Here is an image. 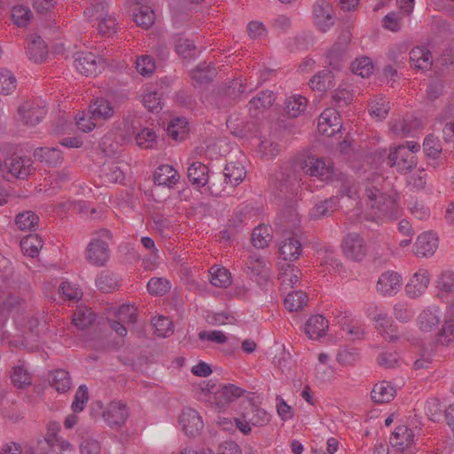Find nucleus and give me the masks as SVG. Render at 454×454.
<instances>
[{
  "mask_svg": "<svg viewBox=\"0 0 454 454\" xmlns=\"http://www.w3.org/2000/svg\"><path fill=\"white\" fill-rule=\"evenodd\" d=\"M423 151L428 158L438 159L442 151V144L433 134H429L424 139Z\"/></svg>",
  "mask_w": 454,
  "mask_h": 454,
  "instance_id": "obj_45",
  "label": "nucleus"
},
{
  "mask_svg": "<svg viewBox=\"0 0 454 454\" xmlns=\"http://www.w3.org/2000/svg\"><path fill=\"white\" fill-rule=\"evenodd\" d=\"M96 286L103 293H110L117 286L116 278L113 273L103 271L96 279Z\"/></svg>",
  "mask_w": 454,
  "mask_h": 454,
  "instance_id": "obj_51",
  "label": "nucleus"
},
{
  "mask_svg": "<svg viewBox=\"0 0 454 454\" xmlns=\"http://www.w3.org/2000/svg\"><path fill=\"white\" fill-rule=\"evenodd\" d=\"M136 68L140 74L148 76L152 74L155 70L154 60L148 55L141 56L137 59Z\"/></svg>",
  "mask_w": 454,
  "mask_h": 454,
  "instance_id": "obj_59",
  "label": "nucleus"
},
{
  "mask_svg": "<svg viewBox=\"0 0 454 454\" xmlns=\"http://www.w3.org/2000/svg\"><path fill=\"white\" fill-rule=\"evenodd\" d=\"M31 18V12L29 8L18 5L14 6L12 10V19L19 27H26Z\"/></svg>",
  "mask_w": 454,
  "mask_h": 454,
  "instance_id": "obj_56",
  "label": "nucleus"
},
{
  "mask_svg": "<svg viewBox=\"0 0 454 454\" xmlns=\"http://www.w3.org/2000/svg\"><path fill=\"white\" fill-rule=\"evenodd\" d=\"M131 134L135 137L137 145L141 148H152L156 139L155 132L149 128L137 130L136 127L132 126Z\"/></svg>",
  "mask_w": 454,
  "mask_h": 454,
  "instance_id": "obj_40",
  "label": "nucleus"
},
{
  "mask_svg": "<svg viewBox=\"0 0 454 454\" xmlns=\"http://www.w3.org/2000/svg\"><path fill=\"white\" fill-rule=\"evenodd\" d=\"M438 247V238L432 231H427L417 238L414 254L418 257H428L434 254Z\"/></svg>",
  "mask_w": 454,
  "mask_h": 454,
  "instance_id": "obj_15",
  "label": "nucleus"
},
{
  "mask_svg": "<svg viewBox=\"0 0 454 454\" xmlns=\"http://www.w3.org/2000/svg\"><path fill=\"white\" fill-rule=\"evenodd\" d=\"M333 74L329 70H322L315 74L309 81L313 90L325 91L333 87Z\"/></svg>",
  "mask_w": 454,
  "mask_h": 454,
  "instance_id": "obj_38",
  "label": "nucleus"
},
{
  "mask_svg": "<svg viewBox=\"0 0 454 454\" xmlns=\"http://www.w3.org/2000/svg\"><path fill=\"white\" fill-rule=\"evenodd\" d=\"M178 172L170 165L159 166L153 174V182L157 185L173 188L179 181Z\"/></svg>",
  "mask_w": 454,
  "mask_h": 454,
  "instance_id": "obj_21",
  "label": "nucleus"
},
{
  "mask_svg": "<svg viewBox=\"0 0 454 454\" xmlns=\"http://www.w3.org/2000/svg\"><path fill=\"white\" fill-rule=\"evenodd\" d=\"M342 250L347 258L360 262L367 252L364 239L356 232L348 234L342 241Z\"/></svg>",
  "mask_w": 454,
  "mask_h": 454,
  "instance_id": "obj_8",
  "label": "nucleus"
},
{
  "mask_svg": "<svg viewBox=\"0 0 454 454\" xmlns=\"http://www.w3.org/2000/svg\"><path fill=\"white\" fill-rule=\"evenodd\" d=\"M327 328L328 321L323 316L316 315L307 320L304 331L309 338L317 340L325 334Z\"/></svg>",
  "mask_w": 454,
  "mask_h": 454,
  "instance_id": "obj_31",
  "label": "nucleus"
},
{
  "mask_svg": "<svg viewBox=\"0 0 454 454\" xmlns=\"http://www.w3.org/2000/svg\"><path fill=\"white\" fill-rule=\"evenodd\" d=\"M402 277L397 272L387 271L380 275L377 290L383 295H394L401 286Z\"/></svg>",
  "mask_w": 454,
  "mask_h": 454,
  "instance_id": "obj_19",
  "label": "nucleus"
},
{
  "mask_svg": "<svg viewBox=\"0 0 454 454\" xmlns=\"http://www.w3.org/2000/svg\"><path fill=\"white\" fill-rule=\"evenodd\" d=\"M271 237L267 226L262 225L254 228L252 232V244L256 248H264L269 246Z\"/></svg>",
  "mask_w": 454,
  "mask_h": 454,
  "instance_id": "obj_48",
  "label": "nucleus"
},
{
  "mask_svg": "<svg viewBox=\"0 0 454 454\" xmlns=\"http://www.w3.org/2000/svg\"><path fill=\"white\" fill-rule=\"evenodd\" d=\"M98 31L102 35L114 33V27L116 26V20L114 17L108 14L101 13L98 17Z\"/></svg>",
  "mask_w": 454,
  "mask_h": 454,
  "instance_id": "obj_62",
  "label": "nucleus"
},
{
  "mask_svg": "<svg viewBox=\"0 0 454 454\" xmlns=\"http://www.w3.org/2000/svg\"><path fill=\"white\" fill-rule=\"evenodd\" d=\"M210 283L216 287H227L231 282V273L224 268L210 270Z\"/></svg>",
  "mask_w": 454,
  "mask_h": 454,
  "instance_id": "obj_53",
  "label": "nucleus"
},
{
  "mask_svg": "<svg viewBox=\"0 0 454 454\" xmlns=\"http://www.w3.org/2000/svg\"><path fill=\"white\" fill-rule=\"evenodd\" d=\"M109 247L106 241L93 239L87 247V260L95 266H104L109 260Z\"/></svg>",
  "mask_w": 454,
  "mask_h": 454,
  "instance_id": "obj_13",
  "label": "nucleus"
},
{
  "mask_svg": "<svg viewBox=\"0 0 454 454\" xmlns=\"http://www.w3.org/2000/svg\"><path fill=\"white\" fill-rule=\"evenodd\" d=\"M301 168L307 175L317 176L321 181H328L333 175V167L323 159L308 156L301 164Z\"/></svg>",
  "mask_w": 454,
  "mask_h": 454,
  "instance_id": "obj_7",
  "label": "nucleus"
},
{
  "mask_svg": "<svg viewBox=\"0 0 454 454\" xmlns=\"http://www.w3.org/2000/svg\"><path fill=\"white\" fill-rule=\"evenodd\" d=\"M430 282V275L427 270L421 269L416 272L405 286L406 294L416 298L426 292Z\"/></svg>",
  "mask_w": 454,
  "mask_h": 454,
  "instance_id": "obj_16",
  "label": "nucleus"
},
{
  "mask_svg": "<svg viewBox=\"0 0 454 454\" xmlns=\"http://www.w3.org/2000/svg\"><path fill=\"white\" fill-rule=\"evenodd\" d=\"M307 98L301 96H294L286 99V111L289 117L296 118L306 109Z\"/></svg>",
  "mask_w": 454,
  "mask_h": 454,
  "instance_id": "obj_44",
  "label": "nucleus"
},
{
  "mask_svg": "<svg viewBox=\"0 0 454 454\" xmlns=\"http://www.w3.org/2000/svg\"><path fill=\"white\" fill-rule=\"evenodd\" d=\"M244 270L251 279L260 286L265 284L270 276V269L267 262L257 254L248 256Z\"/></svg>",
  "mask_w": 454,
  "mask_h": 454,
  "instance_id": "obj_4",
  "label": "nucleus"
},
{
  "mask_svg": "<svg viewBox=\"0 0 454 454\" xmlns=\"http://www.w3.org/2000/svg\"><path fill=\"white\" fill-rule=\"evenodd\" d=\"M89 113L93 120H108L114 114V108L106 98H97L90 105Z\"/></svg>",
  "mask_w": 454,
  "mask_h": 454,
  "instance_id": "obj_25",
  "label": "nucleus"
},
{
  "mask_svg": "<svg viewBox=\"0 0 454 454\" xmlns=\"http://www.w3.org/2000/svg\"><path fill=\"white\" fill-rule=\"evenodd\" d=\"M308 301L306 293L302 291H294L289 293L285 299V306L289 311H298L301 309Z\"/></svg>",
  "mask_w": 454,
  "mask_h": 454,
  "instance_id": "obj_43",
  "label": "nucleus"
},
{
  "mask_svg": "<svg viewBox=\"0 0 454 454\" xmlns=\"http://www.w3.org/2000/svg\"><path fill=\"white\" fill-rule=\"evenodd\" d=\"M384 177L380 174H372L364 183V195L367 205L376 210V214L389 218L398 216V196L391 192L387 194L384 188Z\"/></svg>",
  "mask_w": 454,
  "mask_h": 454,
  "instance_id": "obj_2",
  "label": "nucleus"
},
{
  "mask_svg": "<svg viewBox=\"0 0 454 454\" xmlns=\"http://www.w3.org/2000/svg\"><path fill=\"white\" fill-rule=\"evenodd\" d=\"M60 430V425L56 421H51L47 425V432L46 435L43 439H38L37 444L42 445L45 444L47 445V449L50 450L55 445V442L59 441V437H58V434Z\"/></svg>",
  "mask_w": 454,
  "mask_h": 454,
  "instance_id": "obj_49",
  "label": "nucleus"
},
{
  "mask_svg": "<svg viewBox=\"0 0 454 454\" xmlns=\"http://www.w3.org/2000/svg\"><path fill=\"white\" fill-rule=\"evenodd\" d=\"M89 400L88 388L85 385H81L74 395V399L72 403V410L74 412H80L83 411L85 404Z\"/></svg>",
  "mask_w": 454,
  "mask_h": 454,
  "instance_id": "obj_60",
  "label": "nucleus"
},
{
  "mask_svg": "<svg viewBox=\"0 0 454 454\" xmlns=\"http://www.w3.org/2000/svg\"><path fill=\"white\" fill-rule=\"evenodd\" d=\"M43 245V239L36 234L29 235L20 241V247L24 253L32 258L38 255Z\"/></svg>",
  "mask_w": 454,
  "mask_h": 454,
  "instance_id": "obj_42",
  "label": "nucleus"
},
{
  "mask_svg": "<svg viewBox=\"0 0 454 454\" xmlns=\"http://www.w3.org/2000/svg\"><path fill=\"white\" fill-rule=\"evenodd\" d=\"M274 100L275 98L271 91H262L249 101V109L251 110L252 107L254 109L261 107L264 109L269 108L272 106Z\"/></svg>",
  "mask_w": 454,
  "mask_h": 454,
  "instance_id": "obj_52",
  "label": "nucleus"
},
{
  "mask_svg": "<svg viewBox=\"0 0 454 454\" xmlns=\"http://www.w3.org/2000/svg\"><path fill=\"white\" fill-rule=\"evenodd\" d=\"M17 86V81L14 74L7 70H0V93L8 95L12 93Z\"/></svg>",
  "mask_w": 454,
  "mask_h": 454,
  "instance_id": "obj_50",
  "label": "nucleus"
},
{
  "mask_svg": "<svg viewBox=\"0 0 454 454\" xmlns=\"http://www.w3.org/2000/svg\"><path fill=\"white\" fill-rule=\"evenodd\" d=\"M11 379L12 384L19 388L30 386L32 383L30 373L23 365H16L12 368Z\"/></svg>",
  "mask_w": 454,
  "mask_h": 454,
  "instance_id": "obj_46",
  "label": "nucleus"
},
{
  "mask_svg": "<svg viewBox=\"0 0 454 454\" xmlns=\"http://www.w3.org/2000/svg\"><path fill=\"white\" fill-rule=\"evenodd\" d=\"M178 422L182 426L184 434L190 437L200 434L204 428V423L199 412L192 408H184L179 415Z\"/></svg>",
  "mask_w": 454,
  "mask_h": 454,
  "instance_id": "obj_6",
  "label": "nucleus"
},
{
  "mask_svg": "<svg viewBox=\"0 0 454 454\" xmlns=\"http://www.w3.org/2000/svg\"><path fill=\"white\" fill-rule=\"evenodd\" d=\"M176 52L184 59L194 58L196 56V46L189 39L180 38L176 43Z\"/></svg>",
  "mask_w": 454,
  "mask_h": 454,
  "instance_id": "obj_58",
  "label": "nucleus"
},
{
  "mask_svg": "<svg viewBox=\"0 0 454 454\" xmlns=\"http://www.w3.org/2000/svg\"><path fill=\"white\" fill-rule=\"evenodd\" d=\"M102 417L110 427H119L124 425L129 418V410L126 403L113 401L103 411Z\"/></svg>",
  "mask_w": 454,
  "mask_h": 454,
  "instance_id": "obj_11",
  "label": "nucleus"
},
{
  "mask_svg": "<svg viewBox=\"0 0 454 454\" xmlns=\"http://www.w3.org/2000/svg\"><path fill=\"white\" fill-rule=\"evenodd\" d=\"M441 315L438 310L425 309L418 317L419 329L425 333H431L439 329Z\"/></svg>",
  "mask_w": 454,
  "mask_h": 454,
  "instance_id": "obj_29",
  "label": "nucleus"
},
{
  "mask_svg": "<svg viewBox=\"0 0 454 454\" xmlns=\"http://www.w3.org/2000/svg\"><path fill=\"white\" fill-rule=\"evenodd\" d=\"M187 176L192 184L198 188L204 187L209 179L208 168L200 161L192 162L188 168Z\"/></svg>",
  "mask_w": 454,
  "mask_h": 454,
  "instance_id": "obj_27",
  "label": "nucleus"
},
{
  "mask_svg": "<svg viewBox=\"0 0 454 454\" xmlns=\"http://www.w3.org/2000/svg\"><path fill=\"white\" fill-rule=\"evenodd\" d=\"M171 288V285L167 278H152L147 283V291L152 295L162 296Z\"/></svg>",
  "mask_w": 454,
  "mask_h": 454,
  "instance_id": "obj_47",
  "label": "nucleus"
},
{
  "mask_svg": "<svg viewBox=\"0 0 454 454\" xmlns=\"http://www.w3.org/2000/svg\"><path fill=\"white\" fill-rule=\"evenodd\" d=\"M39 217L33 211H25L16 216L15 223L21 231H35Z\"/></svg>",
  "mask_w": 454,
  "mask_h": 454,
  "instance_id": "obj_41",
  "label": "nucleus"
},
{
  "mask_svg": "<svg viewBox=\"0 0 454 454\" xmlns=\"http://www.w3.org/2000/svg\"><path fill=\"white\" fill-rule=\"evenodd\" d=\"M115 317L126 324H135L137 319V309L132 305L123 304L118 308Z\"/></svg>",
  "mask_w": 454,
  "mask_h": 454,
  "instance_id": "obj_55",
  "label": "nucleus"
},
{
  "mask_svg": "<svg viewBox=\"0 0 454 454\" xmlns=\"http://www.w3.org/2000/svg\"><path fill=\"white\" fill-rule=\"evenodd\" d=\"M373 70L372 61L368 57H363L356 59L352 63V71L354 74H358L362 77H368Z\"/></svg>",
  "mask_w": 454,
  "mask_h": 454,
  "instance_id": "obj_54",
  "label": "nucleus"
},
{
  "mask_svg": "<svg viewBox=\"0 0 454 454\" xmlns=\"http://www.w3.org/2000/svg\"><path fill=\"white\" fill-rule=\"evenodd\" d=\"M250 409L249 411L243 413V418L255 427H262L270 422V415L265 410L255 406L254 404L248 403Z\"/></svg>",
  "mask_w": 454,
  "mask_h": 454,
  "instance_id": "obj_37",
  "label": "nucleus"
},
{
  "mask_svg": "<svg viewBox=\"0 0 454 454\" xmlns=\"http://www.w3.org/2000/svg\"><path fill=\"white\" fill-rule=\"evenodd\" d=\"M426 414L432 421H438L442 413L441 403L437 398L427 400L425 406Z\"/></svg>",
  "mask_w": 454,
  "mask_h": 454,
  "instance_id": "obj_64",
  "label": "nucleus"
},
{
  "mask_svg": "<svg viewBox=\"0 0 454 454\" xmlns=\"http://www.w3.org/2000/svg\"><path fill=\"white\" fill-rule=\"evenodd\" d=\"M387 160L390 167H395L402 174L411 171L417 165L416 156L407 150L404 145L390 150Z\"/></svg>",
  "mask_w": 454,
  "mask_h": 454,
  "instance_id": "obj_3",
  "label": "nucleus"
},
{
  "mask_svg": "<svg viewBox=\"0 0 454 454\" xmlns=\"http://www.w3.org/2000/svg\"><path fill=\"white\" fill-rule=\"evenodd\" d=\"M74 58V66L75 69L82 74L86 76H95L101 72L103 62L92 52H77Z\"/></svg>",
  "mask_w": 454,
  "mask_h": 454,
  "instance_id": "obj_9",
  "label": "nucleus"
},
{
  "mask_svg": "<svg viewBox=\"0 0 454 454\" xmlns=\"http://www.w3.org/2000/svg\"><path fill=\"white\" fill-rule=\"evenodd\" d=\"M133 20L137 26L148 29L155 21L154 11L148 4L137 6L133 11Z\"/></svg>",
  "mask_w": 454,
  "mask_h": 454,
  "instance_id": "obj_32",
  "label": "nucleus"
},
{
  "mask_svg": "<svg viewBox=\"0 0 454 454\" xmlns=\"http://www.w3.org/2000/svg\"><path fill=\"white\" fill-rule=\"evenodd\" d=\"M105 177L110 183H121L124 180V173L117 165L112 164L105 168Z\"/></svg>",
  "mask_w": 454,
  "mask_h": 454,
  "instance_id": "obj_63",
  "label": "nucleus"
},
{
  "mask_svg": "<svg viewBox=\"0 0 454 454\" xmlns=\"http://www.w3.org/2000/svg\"><path fill=\"white\" fill-rule=\"evenodd\" d=\"M95 319V314L91 311V309L87 307H78L73 315L74 325L82 330H84L91 325Z\"/></svg>",
  "mask_w": 454,
  "mask_h": 454,
  "instance_id": "obj_36",
  "label": "nucleus"
},
{
  "mask_svg": "<svg viewBox=\"0 0 454 454\" xmlns=\"http://www.w3.org/2000/svg\"><path fill=\"white\" fill-rule=\"evenodd\" d=\"M27 55L30 60L35 63H42L48 55V47L43 38L32 35L27 38Z\"/></svg>",
  "mask_w": 454,
  "mask_h": 454,
  "instance_id": "obj_18",
  "label": "nucleus"
},
{
  "mask_svg": "<svg viewBox=\"0 0 454 454\" xmlns=\"http://www.w3.org/2000/svg\"><path fill=\"white\" fill-rule=\"evenodd\" d=\"M4 166L12 176L26 179L35 171L33 160L27 157L12 155L5 160Z\"/></svg>",
  "mask_w": 454,
  "mask_h": 454,
  "instance_id": "obj_10",
  "label": "nucleus"
},
{
  "mask_svg": "<svg viewBox=\"0 0 454 454\" xmlns=\"http://www.w3.org/2000/svg\"><path fill=\"white\" fill-rule=\"evenodd\" d=\"M188 121L185 118H176L167 128L168 135L174 140H183L188 133Z\"/></svg>",
  "mask_w": 454,
  "mask_h": 454,
  "instance_id": "obj_39",
  "label": "nucleus"
},
{
  "mask_svg": "<svg viewBox=\"0 0 454 454\" xmlns=\"http://www.w3.org/2000/svg\"><path fill=\"white\" fill-rule=\"evenodd\" d=\"M413 441V431L404 425L396 427L389 439L391 446L401 452L409 448Z\"/></svg>",
  "mask_w": 454,
  "mask_h": 454,
  "instance_id": "obj_17",
  "label": "nucleus"
},
{
  "mask_svg": "<svg viewBox=\"0 0 454 454\" xmlns=\"http://www.w3.org/2000/svg\"><path fill=\"white\" fill-rule=\"evenodd\" d=\"M291 167L284 166L277 169L270 177V190L278 203L286 208L282 213L281 223L285 228H296L300 220L294 208L299 189L304 183Z\"/></svg>",
  "mask_w": 454,
  "mask_h": 454,
  "instance_id": "obj_1",
  "label": "nucleus"
},
{
  "mask_svg": "<svg viewBox=\"0 0 454 454\" xmlns=\"http://www.w3.org/2000/svg\"><path fill=\"white\" fill-rule=\"evenodd\" d=\"M301 243L296 235L285 239L279 247V253L285 261H295L301 255Z\"/></svg>",
  "mask_w": 454,
  "mask_h": 454,
  "instance_id": "obj_23",
  "label": "nucleus"
},
{
  "mask_svg": "<svg viewBox=\"0 0 454 454\" xmlns=\"http://www.w3.org/2000/svg\"><path fill=\"white\" fill-rule=\"evenodd\" d=\"M315 22L323 32L333 26L335 17L332 4L326 0H317L313 5Z\"/></svg>",
  "mask_w": 454,
  "mask_h": 454,
  "instance_id": "obj_12",
  "label": "nucleus"
},
{
  "mask_svg": "<svg viewBox=\"0 0 454 454\" xmlns=\"http://www.w3.org/2000/svg\"><path fill=\"white\" fill-rule=\"evenodd\" d=\"M33 155L36 160L51 168L58 167L63 161L62 152L56 147H37Z\"/></svg>",
  "mask_w": 454,
  "mask_h": 454,
  "instance_id": "obj_20",
  "label": "nucleus"
},
{
  "mask_svg": "<svg viewBox=\"0 0 454 454\" xmlns=\"http://www.w3.org/2000/svg\"><path fill=\"white\" fill-rule=\"evenodd\" d=\"M106 4L101 0L97 2H91V5L84 10V15L87 16L90 20H99L101 13L108 14L106 11Z\"/></svg>",
  "mask_w": 454,
  "mask_h": 454,
  "instance_id": "obj_61",
  "label": "nucleus"
},
{
  "mask_svg": "<svg viewBox=\"0 0 454 454\" xmlns=\"http://www.w3.org/2000/svg\"><path fill=\"white\" fill-rule=\"evenodd\" d=\"M216 75V69L214 66L202 62L191 71V78L194 86L209 84Z\"/></svg>",
  "mask_w": 454,
  "mask_h": 454,
  "instance_id": "obj_24",
  "label": "nucleus"
},
{
  "mask_svg": "<svg viewBox=\"0 0 454 454\" xmlns=\"http://www.w3.org/2000/svg\"><path fill=\"white\" fill-rule=\"evenodd\" d=\"M377 322L376 328L383 338L390 342L396 341L399 339L397 326L394 324L392 318L385 314H379L374 317Z\"/></svg>",
  "mask_w": 454,
  "mask_h": 454,
  "instance_id": "obj_26",
  "label": "nucleus"
},
{
  "mask_svg": "<svg viewBox=\"0 0 454 454\" xmlns=\"http://www.w3.org/2000/svg\"><path fill=\"white\" fill-rule=\"evenodd\" d=\"M245 390L233 384L223 385L220 390L215 391L213 396H208V401L218 409H224L226 404L235 401L244 394Z\"/></svg>",
  "mask_w": 454,
  "mask_h": 454,
  "instance_id": "obj_14",
  "label": "nucleus"
},
{
  "mask_svg": "<svg viewBox=\"0 0 454 454\" xmlns=\"http://www.w3.org/2000/svg\"><path fill=\"white\" fill-rule=\"evenodd\" d=\"M48 381L59 393H66L71 388L72 380L69 372L63 369L49 372Z\"/></svg>",
  "mask_w": 454,
  "mask_h": 454,
  "instance_id": "obj_30",
  "label": "nucleus"
},
{
  "mask_svg": "<svg viewBox=\"0 0 454 454\" xmlns=\"http://www.w3.org/2000/svg\"><path fill=\"white\" fill-rule=\"evenodd\" d=\"M246 170L240 163L229 162L223 169V176L226 184L232 186L238 185L245 177Z\"/></svg>",
  "mask_w": 454,
  "mask_h": 454,
  "instance_id": "obj_35",
  "label": "nucleus"
},
{
  "mask_svg": "<svg viewBox=\"0 0 454 454\" xmlns=\"http://www.w3.org/2000/svg\"><path fill=\"white\" fill-rule=\"evenodd\" d=\"M46 114V105L41 100L27 101L19 107L20 120L25 125L38 124Z\"/></svg>",
  "mask_w": 454,
  "mask_h": 454,
  "instance_id": "obj_5",
  "label": "nucleus"
},
{
  "mask_svg": "<svg viewBox=\"0 0 454 454\" xmlns=\"http://www.w3.org/2000/svg\"><path fill=\"white\" fill-rule=\"evenodd\" d=\"M436 287L441 299H449L450 295L454 296V272H442L438 278ZM450 302L454 304V298Z\"/></svg>",
  "mask_w": 454,
  "mask_h": 454,
  "instance_id": "obj_33",
  "label": "nucleus"
},
{
  "mask_svg": "<svg viewBox=\"0 0 454 454\" xmlns=\"http://www.w3.org/2000/svg\"><path fill=\"white\" fill-rule=\"evenodd\" d=\"M395 390L387 381H382L375 384L372 392V400L376 403H385L390 402L395 395Z\"/></svg>",
  "mask_w": 454,
  "mask_h": 454,
  "instance_id": "obj_34",
  "label": "nucleus"
},
{
  "mask_svg": "<svg viewBox=\"0 0 454 454\" xmlns=\"http://www.w3.org/2000/svg\"><path fill=\"white\" fill-rule=\"evenodd\" d=\"M340 207L339 199L337 197H331L316 204L310 210L309 215L311 218L318 220L323 217L332 215L333 212L338 210Z\"/></svg>",
  "mask_w": 454,
  "mask_h": 454,
  "instance_id": "obj_28",
  "label": "nucleus"
},
{
  "mask_svg": "<svg viewBox=\"0 0 454 454\" xmlns=\"http://www.w3.org/2000/svg\"><path fill=\"white\" fill-rule=\"evenodd\" d=\"M301 276L300 269L286 262L280 267L278 279L280 282L281 288L286 290L296 286L300 283Z\"/></svg>",
  "mask_w": 454,
  "mask_h": 454,
  "instance_id": "obj_22",
  "label": "nucleus"
},
{
  "mask_svg": "<svg viewBox=\"0 0 454 454\" xmlns=\"http://www.w3.org/2000/svg\"><path fill=\"white\" fill-rule=\"evenodd\" d=\"M346 50L333 44L326 54L329 66L333 69L340 68V63L344 60Z\"/></svg>",
  "mask_w": 454,
  "mask_h": 454,
  "instance_id": "obj_57",
  "label": "nucleus"
}]
</instances>
